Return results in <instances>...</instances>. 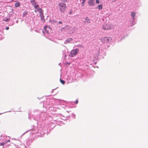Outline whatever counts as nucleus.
<instances>
[{
  "mask_svg": "<svg viewBox=\"0 0 148 148\" xmlns=\"http://www.w3.org/2000/svg\"><path fill=\"white\" fill-rule=\"evenodd\" d=\"M58 5L60 12L62 13H64L66 8V4L64 3L60 2Z\"/></svg>",
  "mask_w": 148,
  "mask_h": 148,
  "instance_id": "f257e3e1",
  "label": "nucleus"
},
{
  "mask_svg": "<svg viewBox=\"0 0 148 148\" xmlns=\"http://www.w3.org/2000/svg\"><path fill=\"white\" fill-rule=\"evenodd\" d=\"M113 25L110 24H104L102 26L103 29L105 30H109L113 28Z\"/></svg>",
  "mask_w": 148,
  "mask_h": 148,
  "instance_id": "f03ea898",
  "label": "nucleus"
},
{
  "mask_svg": "<svg viewBox=\"0 0 148 148\" xmlns=\"http://www.w3.org/2000/svg\"><path fill=\"white\" fill-rule=\"evenodd\" d=\"M112 38L111 37H107L101 38V42L103 43H108L109 42V41H111Z\"/></svg>",
  "mask_w": 148,
  "mask_h": 148,
  "instance_id": "7ed1b4c3",
  "label": "nucleus"
},
{
  "mask_svg": "<svg viewBox=\"0 0 148 148\" xmlns=\"http://www.w3.org/2000/svg\"><path fill=\"white\" fill-rule=\"evenodd\" d=\"M79 50L77 49L73 50L71 51V53L69 55V56L70 57H73L75 56L79 53Z\"/></svg>",
  "mask_w": 148,
  "mask_h": 148,
  "instance_id": "20e7f679",
  "label": "nucleus"
},
{
  "mask_svg": "<svg viewBox=\"0 0 148 148\" xmlns=\"http://www.w3.org/2000/svg\"><path fill=\"white\" fill-rule=\"evenodd\" d=\"M88 3L90 6H94L95 5V2L94 0H89Z\"/></svg>",
  "mask_w": 148,
  "mask_h": 148,
  "instance_id": "39448f33",
  "label": "nucleus"
},
{
  "mask_svg": "<svg viewBox=\"0 0 148 148\" xmlns=\"http://www.w3.org/2000/svg\"><path fill=\"white\" fill-rule=\"evenodd\" d=\"M38 11L39 12V16H44L43 15V12L41 8H39Z\"/></svg>",
  "mask_w": 148,
  "mask_h": 148,
  "instance_id": "423d86ee",
  "label": "nucleus"
},
{
  "mask_svg": "<svg viewBox=\"0 0 148 148\" xmlns=\"http://www.w3.org/2000/svg\"><path fill=\"white\" fill-rule=\"evenodd\" d=\"M33 5L34 6L35 8L36 9L37 11H38L39 8H40L39 5L37 4V3L35 4H34Z\"/></svg>",
  "mask_w": 148,
  "mask_h": 148,
  "instance_id": "0eeeda50",
  "label": "nucleus"
},
{
  "mask_svg": "<svg viewBox=\"0 0 148 148\" xmlns=\"http://www.w3.org/2000/svg\"><path fill=\"white\" fill-rule=\"evenodd\" d=\"M73 40V39L71 38H68L66 40V42H67L68 43H70V41L72 40Z\"/></svg>",
  "mask_w": 148,
  "mask_h": 148,
  "instance_id": "6e6552de",
  "label": "nucleus"
},
{
  "mask_svg": "<svg viewBox=\"0 0 148 148\" xmlns=\"http://www.w3.org/2000/svg\"><path fill=\"white\" fill-rule=\"evenodd\" d=\"M131 16L133 18V19L134 18L135 16V12H132L131 13Z\"/></svg>",
  "mask_w": 148,
  "mask_h": 148,
  "instance_id": "1a4fd4ad",
  "label": "nucleus"
},
{
  "mask_svg": "<svg viewBox=\"0 0 148 148\" xmlns=\"http://www.w3.org/2000/svg\"><path fill=\"white\" fill-rule=\"evenodd\" d=\"M30 2L32 3L33 5L37 3V2L35 1V0H31L30 1Z\"/></svg>",
  "mask_w": 148,
  "mask_h": 148,
  "instance_id": "9d476101",
  "label": "nucleus"
},
{
  "mask_svg": "<svg viewBox=\"0 0 148 148\" xmlns=\"http://www.w3.org/2000/svg\"><path fill=\"white\" fill-rule=\"evenodd\" d=\"M40 17H41V20L43 22H45V19L44 18V16H40Z\"/></svg>",
  "mask_w": 148,
  "mask_h": 148,
  "instance_id": "9b49d317",
  "label": "nucleus"
},
{
  "mask_svg": "<svg viewBox=\"0 0 148 148\" xmlns=\"http://www.w3.org/2000/svg\"><path fill=\"white\" fill-rule=\"evenodd\" d=\"M102 6L103 5L101 4L98 5V7L99 9V10H101L102 9Z\"/></svg>",
  "mask_w": 148,
  "mask_h": 148,
  "instance_id": "f8f14e48",
  "label": "nucleus"
},
{
  "mask_svg": "<svg viewBox=\"0 0 148 148\" xmlns=\"http://www.w3.org/2000/svg\"><path fill=\"white\" fill-rule=\"evenodd\" d=\"M86 2V0H82V2L81 3V4H82V6L83 7L84 6V3Z\"/></svg>",
  "mask_w": 148,
  "mask_h": 148,
  "instance_id": "ddd939ff",
  "label": "nucleus"
},
{
  "mask_svg": "<svg viewBox=\"0 0 148 148\" xmlns=\"http://www.w3.org/2000/svg\"><path fill=\"white\" fill-rule=\"evenodd\" d=\"M20 5V3L19 2H17L15 3V5L16 7H17L19 6Z\"/></svg>",
  "mask_w": 148,
  "mask_h": 148,
  "instance_id": "4468645a",
  "label": "nucleus"
},
{
  "mask_svg": "<svg viewBox=\"0 0 148 148\" xmlns=\"http://www.w3.org/2000/svg\"><path fill=\"white\" fill-rule=\"evenodd\" d=\"M28 12L27 11H25L23 12V16H24L25 15H27V14Z\"/></svg>",
  "mask_w": 148,
  "mask_h": 148,
  "instance_id": "2eb2a0df",
  "label": "nucleus"
},
{
  "mask_svg": "<svg viewBox=\"0 0 148 148\" xmlns=\"http://www.w3.org/2000/svg\"><path fill=\"white\" fill-rule=\"evenodd\" d=\"M6 144V142H4L2 143H0V146H3L4 145Z\"/></svg>",
  "mask_w": 148,
  "mask_h": 148,
  "instance_id": "dca6fc26",
  "label": "nucleus"
},
{
  "mask_svg": "<svg viewBox=\"0 0 148 148\" xmlns=\"http://www.w3.org/2000/svg\"><path fill=\"white\" fill-rule=\"evenodd\" d=\"M60 82L63 84H65V81L63 80L62 79H60Z\"/></svg>",
  "mask_w": 148,
  "mask_h": 148,
  "instance_id": "f3484780",
  "label": "nucleus"
},
{
  "mask_svg": "<svg viewBox=\"0 0 148 148\" xmlns=\"http://www.w3.org/2000/svg\"><path fill=\"white\" fill-rule=\"evenodd\" d=\"M62 2L64 3H66L67 1V0H62Z\"/></svg>",
  "mask_w": 148,
  "mask_h": 148,
  "instance_id": "a211bd4d",
  "label": "nucleus"
},
{
  "mask_svg": "<svg viewBox=\"0 0 148 148\" xmlns=\"http://www.w3.org/2000/svg\"><path fill=\"white\" fill-rule=\"evenodd\" d=\"M96 3L99 4V0L96 1Z\"/></svg>",
  "mask_w": 148,
  "mask_h": 148,
  "instance_id": "6ab92c4d",
  "label": "nucleus"
},
{
  "mask_svg": "<svg viewBox=\"0 0 148 148\" xmlns=\"http://www.w3.org/2000/svg\"><path fill=\"white\" fill-rule=\"evenodd\" d=\"M78 103V100L77 99L75 101V103L76 104H77Z\"/></svg>",
  "mask_w": 148,
  "mask_h": 148,
  "instance_id": "aec40b11",
  "label": "nucleus"
},
{
  "mask_svg": "<svg viewBox=\"0 0 148 148\" xmlns=\"http://www.w3.org/2000/svg\"><path fill=\"white\" fill-rule=\"evenodd\" d=\"M61 30L62 31H63V30H64V28L62 27L61 28Z\"/></svg>",
  "mask_w": 148,
  "mask_h": 148,
  "instance_id": "412c9836",
  "label": "nucleus"
},
{
  "mask_svg": "<svg viewBox=\"0 0 148 148\" xmlns=\"http://www.w3.org/2000/svg\"><path fill=\"white\" fill-rule=\"evenodd\" d=\"M5 29H6V30H8L9 29V27H6V28H5Z\"/></svg>",
  "mask_w": 148,
  "mask_h": 148,
  "instance_id": "4be33fe9",
  "label": "nucleus"
},
{
  "mask_svg": "<svg viewBox=\"0 0 148 148\" xmlns=\"http://www.w3.org/2000/svg\"><path fill=\"white\" fill-rule=\"evenodd\" d=\"M10 140H8L7 141H5V142H6V143L8 142H10Z\"/></svg>",
  "mask_w": 148,
  "mask_h": 148,
  "instance_id": "5701e85b",
  "label": "nucleus"
},
{
  "mask_svg": "<svg viewBox=\"0 0 148 148\" xmlns=\"http://www.w3.org/2000/svg\"><path fill=\"white\" fill-rule=\"evenodd\" d=\"M59 23H60V24H62V22L61 21H59Z\"/></svg>",
  "mask_w": 148,
  "mask_h": 148,
  "instance_id": "b1692460",
  "label": "nucleus"
},
{
  "mask_svg": "<svg viewBox=\"0 0 148 148\" xmlns=\"http://www.w3.org/2000/svg\"><path fill=\"white\" fill-rule=\"evenodd\" d=\"M116 0H112V2H114Z\"/></svg>",
  "mask_w": 148,
  "mask_h": 148,
  "instance_id": "393cba45",
  "label": "nucleus"
},
{
  "mask_svg": "<svg viewBox=\"0 0 148 148\" xmlns=\"http://www.w3.org/2000/svg\"><path fill=\"white\" fill-rule=\"evenodd\" d=\"M46 28H47V26H45V27H44V29H46Z\"/></svg>",
  "mask_w": 148,
  "mask_h": 148,
  "instance_id": "a878e982",
  "label": "nucleus"
},
{
  "mask_svg": "<svg viewBox=\"0 0 148 148\" xmlns=\"http://www.w3.org/2000/svg\"><path fill=\"white\" fill-rule=\"evenodd\" d=\"M34 12H35V13H37V11H36V10H35L34 11Z\"/></svg>",
  "mask_w": 148,
  "mask_h": 148,
  "instance_id": "bb28decb",
  "label": "nucleus"
},
{
  "mask_svg": "<svg viewBox=\"0 0 148 148\" xmlns=\"http://www.w3.org/2000/svg\"><path fill=\"white\" fill-rule=\"evenodd\" d=\"M69 14H71V12H70L69 13Z\"/></svg>",
  "mask_w": 148,
  "mask_h": 148,
  "instance_id": "cd10ccee",
  "label": "nucleus"
},
{
  "mask_svg": "<svg viewBox=\"0 0 148 148\" xmlns=\"http://www.w3.org/2000/svg\"><path fill=\"white\" fill-rule=\"evenodd\" d=\"M87 22H88V23H90V21L89 20H88V21H87Z\"/></svg>",
  "mask_w": 148,
  "mask_h": 148,
  "instance_id": "c85d7f7f",
  "label": "nucleus"
},
{
  "mask_svg": "<svg viewBox=\"0 0 148 148\" xmlns=\"http://www.w3.org/2000/svg\"><path fill=\"white\" fill-rule=\"evenodd\" d=\"M9 19H7V21H9Z\"/></svg>",
  "mask_w": 148,
  "mask_h": 148,
  "instance_id": "c756f323",
  "label": "nucleus"
}]
</instances>
